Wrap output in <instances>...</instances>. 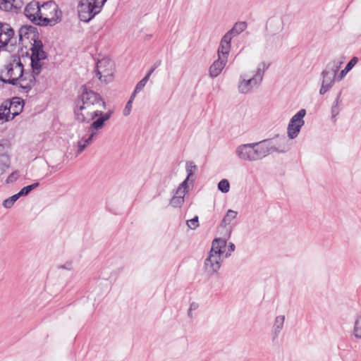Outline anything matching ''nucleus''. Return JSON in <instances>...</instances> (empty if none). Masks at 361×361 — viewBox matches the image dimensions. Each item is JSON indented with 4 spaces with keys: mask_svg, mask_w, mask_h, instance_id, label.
Returning a JSON list of instances; mask_svg holds the SVG:
<instances>
[{
    "mask_svg": "<svg viewBox=\"0 0 361 361\" xmlns=\"http://www.w3.org/2000/svg\"><path fill=\"white\" fill-rule=\"evenodd\" d=\"M59 269H64L67 270H71L73 269L72 267V263L71 262H67L65 264L59 265Z\"/></svg>",
    "mask_w": 361,
    "mask_h": 361,
    "instance_id": "46",
    "label": "nucleus"
},
{
    "mask_svg": "<svg viewBox=\"0 0 361 361\" xmlns=\"http://www.w3.org/2000/svg\"><path fill=\"white\" fill-rule=\"evenodd\" d=\"M42 6H44V4ZM24 13L35 25L39 26L45 25V18L42 16L41 6L38 1H32L27 4L24 9Z\"/></svg>",
    "mask_w": 361,
    "mask_h": 361,
    "instance_id": "5",
    "label": "nucleus"
},
{
    "mask_svg": "<svg viewBox=\"0 0 361 361\" xmlns=\"http://www.w3.org/2000/svg\"><path fill=\"white\" fill-rule=\"evenodd\" d=\"M269 67V63L267 65L265 62H262L260 64L258 65L256 73L253 75V78H257V80L259 83H261L263 79L264 72L267 69H268Z\"/></svg>",
    "mask_w": 361,
    "mask_h": 361,
    "instance_id": "29",
    "label": "nucleus"
},
{
    "mask_svg": "<svg viewBox=\"0 0 361 361\" xmlns=\"http://www.w3.org/2000/svg\"><path fill=\"white\" fill-rule=\"evenodd\" d=\"M20 196L18 195V193L7 198L3 202V205L5 208H11L15 202L20 197Z\"/></svg>",
    "mask_w": 361,
    "mask_h": 361,
    "instance_id": "37",
    "label": "nucleus"
},
{
    "mask_svg": "<svg viewBox=\"0 0 361 361\" xmlns=\"http://www.w3.org/2000/svg\"><path fill=\"white\" fill-rule=\"evenodd\" d=\"M260 83L257 80V78H251L248 80L243 78L240 75L238 83V91L242 94H247L250 92L253 87L259 86Z\"/></svg>",
    "mask_w": 361,
    "mask_h": 361,
    "instance_id": "13",
    "label": "nucleus"
},
{
    "mask_svg": "<svg viewBox=\"0 0 361 361\" xmlns=\"http://www.w3.org/2000/svg\"><path fill=\"white\" fill-rule=\"evenodd\" d=\"M102 102V107L106 109V102L102 96L82 85L78 93L73 104V114L75 121L81 123H88L90 121L82 113L86 109Z\"/></svg>",
    "mask_w": 361,
    "mask_h": 361,
    "instance_id": "2",
    "label": "nucleus"
},
{
    "mask_svg": "<svg viewBox=\"0 0 361 361\" xmlns=\"http://www.w3.org/2000/svg\"><path fill=\"white\" fill-rule=\"evenodd\" d=\"M47 26H54L62 19V11L53 0L47 1Z\"/></svg>",
    "mask_w": 361,
    "mask_h": 361,
    "instance_id": "7",
    "label": "nucleus"
},
{
    "mask_svg": "<svg viewBox=\"0 0 361 361\" xmlns=\"http://www.w3.org/2000/svg\"><path fill=\"white\" fill-rule=\"evenodd\" d=\"M113 113H114V111L112 110H109L106 113H104L102 111L96 110L90 114V121L94 120L96 118V117H97V116H101L104 118V120L106 122L108 120L110 119Z\"/></svg>",
    "mask_w": 361,
    "mask_h": 361,
    "instance_id": "30",
    "label": "nucleus"
},
{
    "mask_svg": "<svg viewBox=\"0 0 361 361\" xmlns=\"http://www.w3.org/2000/svg\"><path fill=\"white\" fill-rule=\"evenodd\" d=\"M5 104H8L7 106L11 109V114L13 118L19 115L23 109V102L18 97L13 98L11 101H5Z\"/></svg>",
    "mask_w": 361,
    "mask_h": 361,
    "instance_id": "16",
    "label": "nucleus"
},
{
    "mask_svg": "<svg viewBox=\"0 0 361 361\" xmlns=\"http://www.w3.org/2000/svg\"><path fill=\"white\" fill-rule=\"evenodd\" d=\"M341 94H342L341 91H340L338 93L337 97H336L335 101L334 102L333 105L331 106V118L334 123L336 121V117L338 115L340 110H341L339 104L341 102Z\"/></svg>",
    "mask_w": 361,
    "mask_h": 361,
    "instance_id": "27",
    "label": "nucleus"
},
{
    "mask_svg": "<svg viewBox=\"0 0 361 361\" xmlns=\"http://www.w3.org/2000/svg\"><path fill=\"white\" fill-rule=\"evenodd\" d=\"M271 139V147L274 148L271 149L273 152L286 153L290 149V145L288 143L289 140L285 135H276Z\"/></svg>",
    "mask_w": 361,
    "mask_h": 361,
    "instance_id": "9",
    "label": "nucleus"
},
{
    "mask_svg": "<svg viewBox=\"0 0 361 361\" xmlns=\"http://www.w3.org/2000/svg\"><path fill=\"white\" fill-rule=\"evenodd\" d=\"M48 168H49H49H51V170H50L49 172H47V175L48 173L51 174L53 172H55V171H58L59 169H61V167H60V166H59V165L51 166L49 165V166H48Z\"/></svg>",
    "mask_w": 361,
    "mask_h": 361,
    "instance_id": "47",
    "label": "nucleus"
},
{
    "mask_svg": "<svg viewBox=\"0 0 361 361\" xmlns=\"http://www.w3.org/2000/svg\"><path fill=\"white\" fill-rule=\"evenodd\" d=\"M154 71H155L154 68L152 67L145 76H149V78L150 75L154 73Z\"/></svg>",
    "mask_w": 361,
    "mask_h": 361,
    "instance_id": "49",
    "label": "nucleus"
},
{
    "mask_svg": "<svg viewBox=\"0 0 361 361\" xmlns=\"http://www.w3.org/2000/svg\"><path fill=\"white\" fill-rule=\"evenodd\" d=\"M226 246V240L222 238H215L212 241V248L209 252L223 255L224 249Z\"/></svg>",
    "mask_w": 361,
    "mask_h": 361,
    "instance_id": "21",
    "label": "nucleus"
},
{
    "mask_svg": "<svg viewBox=\"0 0 361 361\" xmlns=\"http://www.w3.org/2000/svg\"><path fill=\"white\" fill-rule=\"evenodd\" d=\"M331 76V75H326V77H325V79H326V83H328L329 82V78Z\"/></svg>",
    "mask_w": 361,
    "mask_h": 361,
    "instance_id": "52",
    "label": "nucleus"
},
{
    "mask_svg": "<svg viewBox=\"0 0 361 361\" xmlns=\"http://www.w3.org/2000/svg\"><path fill=\"white\" fill-rule=\"evenodd\" d=\"M8 104H5V102L0 106V124H4L13 119V116L11 114V109L7 106Z\"/></svg>",
    "mask_w": 361,
    "mask_h": 361,
    "instance_id": "24",
    "label": "nucleus"
},
{
    "mask_svg": "<svg viewBox=\"0 0 361 361\" xmlns=\"http://www.w3.org/2000/svg\"><path fill=\"white\" fill-rule=\"evenodd\" d=\"M19 177V173L18 171L13 172L7 178V183H13L16 181Z\"/></svg>",
    "mask_w": 361,
    "mask_h": 361,
    "instance_id": "43",
    "label": "nucleus"
},
{
    "mask_svg": "<svg viewBox=\"0 0 361 361\" xmlns=\"http://www.w3.org/2000/svg\"><path fill=\"white\" fill-rule=\"evenodd\" d=\"M135 97H133V94H131L129 100L127 102L126 106L123 111V114L125 116H128L130 114L132 109V103L133 102Z\"/></svg>",
    "mask_w": 361,
    "mask_h": 361,
    "instance_id": "40",
    "label": "nucleus"
},
{
    "mask_svg": "<svg viewBox=\"0 0 361 361\" xmlns=\"http://www.w3.org/2000/svg\"><path fill=\"white\" fill-rule=\"evenodd\" d=\"M184 196L183 195L178 196L174 195L170 200V205L174 208L181 207L184 202Z\"/></svg>",
    "mask_w": 361,
    "mask_h": 361,
    "instance_id": "32",
    "label": "nucleus"
},
{
    "mask_svg": "<svg viewBox=\"0 0 361 361\" xmlns=\"http://www.w3.org/2000/svg\"><path fill=\"white\" fill-rule=\"evenodd\" d=\"M342 63L343 62L339 60H334L331 63H329L327 65L326 68L325 69L329 71V75H331V76L329 78H334V81H335L336 73L339 71V68Z\"/></svg>",
    "mask_w": 361,
    "mask_h": 361,
    "instance_id": "26",
    "label": "nucleus"
},
{
    "mask_svg": "<svg viewBox=\"0 0 361 361\" xmlns=\"http://www.w3.org/2000/svg\"><path fill=\"white\" fill-rule=\"evenodd\" d=\"M306 115V110L304 109L298 111L290 120L288 125L287 133L290 139L295 138L304 125V117Z\"/></svg>",
    "mask_w": 361,
    "mask_h": 361,
    "instance_id": "6",
    "label": "nucleus"
},
{
    "mask_svg": "<svg viewBox=\"0 0 361 361\" xmlns=\"http://www.w3.org/2000/svg\"><path fill=\"white\" fill-rule=\"evenodd\" d=\"M226 63V59L218 57V59L215 60L209 68L210 77L212 78L217 77L221 73Z\"/></svg>",
    "mask_w": 361,
    "mask_h": 361,
    "instance_id": "17",
    "label": "nucleus"
},
{
    "mask_svg": "<svg viewBox=\"0 0 361 361\" xmlns=\"http://www.w3.org/2000/svg\"><path fill=\"white\" fill-rule=\"evenodd\" d=\"M229 255H230V254H228V253L226 254V257H228Z\"/></svg>",
    "mask_w": 361,
    "mask_h": 361,
    "instance_id": "53",
    "label": "nucleus"
},
{
    "mask_svg": "<svg viewBox=\"0 0 361 361\" xmlns=\"http://www.w3.org/2000/svg\"><path fill=\"white\" fill-rule=\"evenodd\" d=\"M218 190L223 193H226L230 190V183L227 179H222L218 183Z\"/></svg>",
    "mask_w": 361,
    "mask_h": 361,
    "instance_id": "35",
    "label": "nucleus"
},
{
    "mask_svg": "<svg viewBox=\"0 0 361 361\" xmlns=\"http://www.w3.org/2000/svg\"><path fill=\"white\" fill-rule=\"evenodd\" d=\"M97 133L92 131L88 137H82L80 140L78 142V150L77 154H80L82 151L85 150V149L87 147V146L92 142L93 140L94 137L96 135Z\"/></svg>",
    "mask_w": 361,
    "mask_h": 361,
    "instance_id": "25",
    "label": "nucleus"
},
{
    "mask_svg": "<svg viewBox=\"0 0 361 361\" xmlns=\"http://www.w3.org/2000/svg\"><path fill=\"white\" fill-rule=\"evenodd\" d=\"M354 335L357 338H361V316H357L355 322Z\"/></svg>",
    "mask_w": 361,
    "mask_h": 361,
    "instance_id": "36",
    "label": "nucleus"
},
{
    "mask_svg": "<svg viewBox=\"0 0 361 361\" xmlns=\"http://www.w3.org/2000/svg\"><path fill=\"white\" fill-rule=\"evenodd\" d=\"M22 4V0H0V8L7 11L12 10L13 8H20Z\"/></svg>",
    "mask_w": 361,
    "mask_h": 361,
    "instance_id": "22",
    "label": "nucleus"
},
{
    "mask_svg": "<svg viewBox=\"0 0 361 361\" xmlns=\"http://www.w3.org/2000/svg\"><path fill=\"white\" fill-rule=\"evenodd\" d=\"M107 0H80L78 6L80 20L87 23L99 14Z\"/></svg>",
    "mask_w": 361,
    "mask_h": 361,
    "instance_id": "4",
    "label": "nucleus"
},
{
    "mask_svg": "<svg viewBox=\"0 0 361 361\" xmlns=\"http://www.w3.org/2000/svg\"><path fill=\"white\" fill-rule=\"evenodd\" d=\"M154 71H155L154 68L152 67L145 76H149V78L150 75L154 73Z\"/></svg>",
    "mask_w": 361,
    "mask_h": 361,
    "instance_id": "50",
    "label": "nucleus"
},
{
    "mask_svg": "<svg viewBox=\"0 0 361 361\" xmlns=\"http://www.w3.org/2000/svg\"><path fill=\"white\" fill-rule=\"evenodd\" d=\"M19 41L23 45L30 42L31 47L30 59L32 73L35 75H39L45 65V51L44 44L39 39V34L37 27L30 25H25L18 30Z\"/></svg>",
    "mask_w": 361,
    "mask_h": 361,
    "instance_id": "1",
    "label": "nucleus"
},
{
    "mask_svg": "<svg viewBox=\"0 0 361 361\" xmlns=\"http://www.w3.org/2000/svg\"><path fill=\"white\" fill-rule=\"evenodd\" d=\"M109 61L105 59L98 61L96 66L95 73L97 77H98L99 80L102 82H104L107 83L109 82L108 78L111 75L110 71L107 69L101 70V68H104L106 66V63H109Z\"/></svg>",
    "mask_w": 361,
    "mask_h": 361,
    "instance_id": "14",
    "label": "nucleus"
},
{
    "mask_svg": "<svg viewBox=\"0 0 361 361\" xmlns=\"http://www.w3.org/2000/svg\"><path fill=\"white\" fill-rule=\"evenodd\" d=\"M221 262V255L209 252L208 257L204 261V267L209 272L214 274L220 269Z\"/></svg>",
    "mask_w": 361,
    "mask_h": 361,
    "instance_id": "10",
    "label": "nucleus"
},
{
    "mask_svg": "<svg viewBox=\"0 0 361 361\" xmlns=\"http://www.w3.org/2000/svg\"><path fill=\"white\" fill-rule=\"evenodd\" d=\"M187 224L188 227H190L192 229H195L196 228H197L199 226L198 216H195L190 220H188L187 221Z\"/></svg>",
    "mask_w": 361,
    "mask_h": 361,
    "instance_id": "41",
    "label": "nucleus"
},
{
    "mask_svg": "<svg viewBox=\"0 0 361 361\" xmlns=\"http://www.w3.org/2000/svg\"><path fill=\"white\" fill-rule=\"evenodd\" d=\"M161 64V61H157L154 65H153V68H154V69L156 70Z\"/></svg>",
    "mask_w": 361,
    "mask_h": 361,
    "instance_id": "51",
    "label": "nucleus"
},
{
    "mask_svg": "<svg viewBox=\"0 0 361 361\" xmlns=\"http://www.w3.org/2000/svg\"><path fill=\"white\" fill-rule=\"evenodd\" d=\"M271 139H265L258 142H255L254 144H257L255 147V152H257V160L261 159L268 154L272 153L270 142Z\"/></svg>",
    "mask_w": 361,
    "mask_h": 361,
    "instance_id": "12",
    "label": "nucleus"
},
{
    "mask_svg": "<svg viewBox=\"0 0 361 361\" xmlns=\"http://www.w3.org/2000/svg\"><path fill=\"white\" fill-rule=\"evenodd\" d=\"M96 120L94 119L93 122L88 127V130L95 132L97 130H101L104 128L106 121L101 116H97L96 117Z\"/></svg>",
    "mask_w": 361,
    "mask_h": 361,
    "instance_id": "28",
    "label": "nucleus"
},
{
    "mask_svg": "<svg viewBox=\"0 0 361 361\" xmlns=\"http://www.w3.org/2000/svg\"><path fill=\"white\" fill-rule=\"evenodd\" d=\"M188 180H190V179H188V178H186L180 185V186L178 188V189L176 190V194H179V193H181L183 194V195H185V193H187L188 192Z\"/></svg>",
    "mask_w": 361,
    "mask_h": 361,
    "instance_id": "38",
    "label": "nucleus"
},
{
    "mask_svg": "<svg viewBox=\"0 0 361 361\" xmlns=\"http://www.w3.org/2000/svg\"><path fill=\"white\" fill-rule=\"evenodd\" d=\"M285 320L284 316H278L275 319V322L274 324V329L276 335L281 331L283 328V323Z\"/></svg>",
    "mask_w": 361,
    "mask_h": 361,
    "instance_id": "33",
    "label": "nucleus"
},
{
    "mask_svg": "<svg viewBox=\"0 0 361 361\" xmlns=\"http://www.w3.org/2000/svg\"><path fill=\"white\" fill-rule=\"evenodd\" d=\"M257 144L249 143L239 145L235 150L236 155L240 159L244 161H256L257 160L255 147Z\"/></svg>",
    "mask_w": 361,
    "mask_h": 361,
    "instance_id": "8",
    "label": "nucleus"
},
{
    "mask_svg": "<svg viewBox=\"0 0 361 361\" xmlns=\"http://www.w3.org/2000/svg\"><path fill=\"white\" fill-rule=\"evenodd\" d=\"M199 307V305L197 303V302H192L190 305V308L188 310V316L192 317V314H191V312L192 310H195L198 308Z\"/></svg>",
    "mask_w": 361,
    "mask_h": 361,
    "instance_id": "44",
    "label": "nucleus"
},
{
    "mask_svg": "<svg viewBox=\"0 0 361 361\" xmlns=\"http://www.w3.org/2000/svg\"><path fill=\"white\" fill-rule=\"evenodd\" d=\"M358 62V58L357 56H353L346 64L345 68L350 71L354 66Z\"/></svg>",
    "mask_w": 361,
    "mask_h": 361,
    "instance_id": "42",
    "label": "nucleus"
},
{
    "mask_svg": "<svg viewBox=\"0 0 361 361\" xmlns=\"http://www.w3.org/2000/svg\"><path fill=\"white\" fill-rule=\"evenodd\" d=\"M14 36V30L7 23H0V48L5 47Z\"/></svg>",
    "mask_w": 361,
    "mask_h": 361,
    "instance_id": "11",
    "label": "nucleus"
},
{
    "mask_svg": "<svg viewBox=\"0 0 361 361\" xmlns=\"http://www.w3.org/2000/svg\"><path fill=\"white\" fill-rule=\"evenodd\" d=\"M185 169L187 172L186 178H188V179H190V177L194 176L195 173L197 171V166L194 164L193 161H189L186 162Z\"/></svg>",
    "mask_w": 361,
    "mask_h": 361,
    "instance_id": "31",
    "label": "nucleus"
},
{
    "mask_svg": "<svg viewBox=\"0 0 361 361\" xmlns=\"http://www.w3.org/2000/svg\"><path fill=\"white\" fill-rule=\"evenodd\" d=\"M148 80H149V76H145L141 80H140L137 83V85L135 87V90L132 93L133 97H135V95L144 88V87L145 86Z\"/></svg>",
    "mask_w": 361,
    "mask_h": 361,
    "instance_id": "34",
    "label": "nucleus"
},
{
    "mask_svg": "<svg viewBox=\"0 0 361 361\" xmlns=\"http://www.w3.org/2000/svg\"><path fill=\"white\" fill-rule=\"evenodd\" d=\"M10 159L8 156V147L4 145H0V172L3 173L9 166Z\"/></svg>",
    "mask_w": 361,
    "mask_h": 361,
    "instance_id": "18",
    "label": "nucleus"
},
{
    "mask_svg": "<svg viewBox=\"0 0 361 361\" xmlns=\"http://www.w3.org/2000/svg\"><path fill=\"white\" fill-rule=\"evenodd\" d=\"M348 72H349V71H348L345 68H344V69H343V70L340 72L339 75L337 76L336 80H337L338 81L341 80H342V79L345 76V75H346Z\"/></svg>",
    "mask_w": 361,
    "mask_h": 361,
    "instance_id": "45",
    "label": "nucleus"
},
{
    "mask_svg": "<svg viewBox=\"0 0 361 361\" xmlns=\"http://www.w3.org/2000/svg\"><path fill=\"white\" fill-rule=\"evenodd\" d=\"M38 185V183H34L27 186L23 188L20 191L18 192V195L24 196L27 195L31 190L35 189Z\"/></svg>",
    "mask_w": 361,
    "mask_h": 361,
    "instance_id": "39",
    "label": "nucleus"
},
{
    "mask_svg": "<svg viewBox=\"0 0 361 361\" xmlns=\"http://www.w3.org/2000/svg\"><path fill=\"white\" fill-rule=\"evenodd\" d=\"M329 74H330V72H329V71H327V70H324L322 72V76L323 78V80H322L321 88L319 90V94L321 95H323L326 92H328L331 88V87L333 86V85L334 83V78L333 79L329 78V82L326 83L325 77H326V75H329Z\"/></svg>",
    "mask_w": 361,
    "mask_h": 361,
    "instance_id": "23",
    "label": "nucleus"
},
{
    "mask_svg": "<svg viewBox=\"0 0 361 361\" xmlns=\"http://www.w3.org/2000/svg\"><path fill=\"white\" fill-rule=\"evenodd\" d=\"M235 245L233 243H229L228 245V252H233L235 250Z\"/></svg>",
    "mask_w": 361,
    "mask_h": 361,
    "instance_id": "48",
    "label": "nucleus"
},
{
    "mask_svg": "<svg viewBox=\"0 0 361 361\" xmlns=\"http://www.w3.org/2000/svg\"><path fill=\"white\" fill-rule=\"evenodd\" d=\"M231 39L228 37V35L226 36L224 35L222 37L217 50L218 57L228 60V56L231 48Z\"/></svg>",
    "mask_w": 361,
    "mask_h": 361,
    "instance_id": "15",
    "label": "nucleus"
},
{
    "mask_svg": "<svg viewBox=\"0 0 361 361\" xmlns=\"http://www.w3.org/2000/svg\"><path fill=\"white\" fill-rule=\"evenodd\" d=\"M23 65L17 56H12L0 71V80L6 83L16 85L23 80Z\"/></svg>",
    "mask_w": 361,
    "mask_h": 361,
    "instance_id": "3",
    "label": "nucleus"
},
{
    "mask_svg": "<svg viewBox=\"0 0 361 361\" xmlns=\"http://www.w3.org/2000/svg\"><path fill=\"white\" fill-rule=\"evenodd\" d=\"M247 27V23L245 21H239L234 24L233 27L228 30L225 35L232 39L235 36L240 35L243 32Z\"/></svg>",
    "mask_w": 361,
    "mask_h": 361,
    "instance_id": "20",
    "label": "nucleus"
},
{
    "mask_svg": "<svg viewBox=\"0 0 361 361\" xmlns=\"http://www.w3.org/2000/svg\"><path fill=\"white\" fill-rule=\"evenodd\" d=\"M237 215H238L237 212L232 210V209H228L227 211L226 215L224 216L223 219L221 220L219 227L226 228V232H228L230 234L231 232V230H232V227L229 226V228H228L227 226L228 225H230L231 221L237 217Z\"/></svg>",
    "mask_w": 361,
    "mask_h": 361,
    "instance_id": "19",
    "label": "nucleus"
}]
</instances>
